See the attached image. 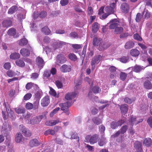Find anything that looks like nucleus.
Instances as JSON below:
<instances>
[{
    "mask_svg": "<svg viewBox=\"0 0 152 152\" xmlns=\"http://www.w3.org/2000/svg\"><path fill=\"white\" fill-rule=\"evenodd\" d=\"M144 86L145 88L149 89L152 87V84L149 81L145 82L144 83Z\"/></svg>",
    "mask_w": 152,
    "mask_h": 152,
    "instance_id": "e433bc0d",
    "label": "nucleus"
},
{
    "mask_svg": "<svg viewBox=\"0 0 152 152\" xmlns=\"http://www.w3.org/2000/svg\"><path fill=\"white\" fill-rule=\"evenodd\" d=\"M12 130L11 125L7 123H3L2 127L1 132L2 134L6 137L10 133Z\"/></svg>",
    "mask_w": 152,
    "mask_h": 152,
    "instance_id": "f03ea898",
    "label": "nucleus"
},
{
    "mask_svg": "<svg viewBox=\"0 0 152 152\" xmlns=\"http://www.w3.org/2000/svg\"><path fill=\"white\" fill-rule=\"evenodd\" d=\"M42 92L41 91H38L35 94V98L38 99H40L41 97Z\"/></svg>",
    "mask_w": 152,
    "mask_h": 152,
    "instance_id": "13d9d810",
    "label": "nucleus"
},
{
    "mask_svg": "<svg viewBox=\"0 0 152 152\" xmlns=\"http://www.w3.org/2000/svg\"><path fill=\"white\" fill-rule=\"evenodd\" d=\"M32 96V94L31 93H27L23 97V99L25 100L29 99Z\"/></svg>",
    "mask_w": 152,
    "mask_h": 152,
    "instance_id": "6e6d98bb",
    "label": "nucleus"
},
{
    "mask_svg": "<svg viewBox=\"0 0 152 152\" xmlns=\"http://www.w3.org/2000/svg\"><path fill=\"white\" fill-rule=\"evenodd\" d=\"M78 94L77 92L69 93L65 96V99L67 100H70L74 98Z\"/></svg>",
    "mask_w": 152,
    "mask_h": 152,
    "instance_id": "f8f14e48",
    "label": "nucleus"
},
{
    "mask_svg": "<svg viewBox=\"0 0 152 152\" xmlns=\"http://www.w3.org/2000/svg\"><path fill=\"white\" fill-rule=\"evenodd\" d=\"M39 103V99H36V101L34 102L33 107L34 109H37L38 107V105Z\"/></svg>",
    "mask_w": 152,
    "mask_h": 152,
    "instance_id": "bf43d9fd",
    "label": "nucleus"
},
{
    "mask_svg": "<svg viewBox=\"0 0 152 152\" xmlns=\"http://www.w3.org/2000/svg\"><path fill=\"white\" fill-rule=\"evenodd\" d=\"M127 128V126L126 125L123 126L119 130L121 133L122 134H124L126 132Z\"/></svg>",
    "mask_w": 152,
    "mask_h": 152,
    "instance_id": "c03bdc74",
    "label": "nucleus"
},
{
    "mask_svg": "<svg viewBox=\"0 0 152 152\" xmlns=\"http://www.w3.org/2000/svg\"><path fill=\"white\" fill-rule=\"evenodd\" d=\"M127 77V74L124 72H121L120 74V78L122 80H124Z\"/></svg>",
    "mask_w": 152,
    "mask_h": 152,
    "instance_id": "de8ad7c7",
    "label": "nucleus"
},
{
    "mask_svg": "<svg viewBox=\"0 0 152 152\" xmlns=\"http://www.w3.org/2000/svg\"><path fill=\"white\" fill-rule=\"evenodd\" d=\"M20 57V55L19 54L16 53H12L10 56V58L13 60L18 59Z\"/></svg>",
    "mask_w": 152,
    "mask_h": 152,
    "instance_id": "b1692460",
    "label": "nucleus"
},
{
    "mask_svg": "<svg viewBox=\"0 0 152 152\" xmlns=\"http://www.w3.org/2000/svg\"><path fill=\"white\" fill-rule=\"evenodd\" d=\"M12 25V21L10 20H5L3 22V25L4 27H8L9 26H11Z\"/></svg>",
    "mask_w": 152,
    "mask_h": 152,
    "instance_id": "393cba45",
    "label": "nucleus"
},
{
    "mask_svg": "<svg viewBox=\"0 0 152 152\" xmlns=\"http://www.w3.org/2000/svg\"><path fill=\"white\" fill-rule=\"evenodd\" d=\"M51 120L52 126H53L56 125V124L60 123L61 122L59 119H57L56 120Z\"/></svg>",
    "mask_w": 152,
    "mask_h": 152,
    "instance_id": "864d4df0",
    "label": "nucleus"
},
{
    "mask_svg": "<svg viewBox=\"0 0 152 152\" xmlns=\"http://www.w3.org/2000/svg\"><path fill=\"white\" fill-rule=\"evenodd\" d=\"M7 33L8 35L10 36H13L14 37H15L16 31L15 28H11L8 30Z\"/></svg>",
    "mask_w": 152,
    "mask_h": 152,
    "instance_id": "bb28decb",
    "label": "nucleus"
},
{
    "mask_svg": "<svg viewBox=\"0 0 152 152\" xmlns=\"http://www.w3.org/2000/svg\"><path fill=\"white\" fill-rule=\"evenodd\" d=\"M18 9V7L17 6H12L9 10L8 13L10 14H13L17 11Z\"/></svg>",
    "mask_w": 152,
    "mask_h": 152,
    "instance_id": "6ab92c4d",
    "label": "nucleus"
},
{
    "mask_svg": "<svg viewBox=\"0 0 152 152\" xmlns=\"http://www.w3.org/2000/svg\"><path fill=\"white\" fill-rule=\"evenodd\" d=\"M99 136L97 134H94L91 137L89 142L91 144H94L97 142Z\"/></svg>",
    "mask_w": 152,
    "mask_h": 152,
    "instance_id": "9d476101",
    "label": "nucleus"
},
{
    "mask_svg": "<svg viewBox=\"0 0 152 152\" xmlns=\"http://www.w3.org/2000/svg\"><path fill=\"white\" fill-rule=\"evenodd\" d=\"M92 121L94 124L97 125L101 124L102 122L101 119L96 117L93 118Z\"/></svg>",
    "mask_w": 152,
    "mask_h": 152,
    "instance_id": "473e14b6",
    "label": "nucleus"
},
{
    "mask_svg": "<svg viewBox=\"0 0 152 152\" xmlns=\"http://www.w3.org/2000/svg\"><path fill=\"white\" fill-rule=\"evenodd\" d=\"M33 84H34L31 82L28 83H27L26 86V88L27 90H29L32 87Z\"/></svg>",
    "mask_w": 152,
    "mask_h": 152,
    "instance_id": "0e129e2a",
    "label": "nucleus"
},
{
    "mask_svg": "<svg viewBox=\"0 0 152 152\" xmlns=\"http://www.w3.org/2000/svg\"><path fill=\"white\" fill-rule=\"evenodd\" d=\"M39 74L37 73H33L31 75V78L33 79H37L38 77Z\"/></svg>",
    "mask_w": 152,
    "mask_h": 152,
    "instance_id": "774afa93",
    "label": "nucleus"
},
{
    "mask_svg": "<svg viewBox=\"0 0 152 152\" xmlns=\"http://www.w3.org/2000/svg\"><path fill=\"white\" fill-rule=\"evenodd\" d=\"M23 135L26 137H29L31 136V134L30 131L26 128H24L22 130Z\"/></svg>",
    "mask_w": 152,
    "mask_h": 152,
    "instance_id": "2f4dec72",
    "label": "nucleus"
},
{
    "mask_svg": "<svg viewBox=\"0 0 152 152\" xmlns=\"http://www.w3.org/2000/svg\"><path fill=\"white\" fill-rule=\"evenodd\" d=\"M7 113H8V116L11 118L14 115V112L11 110L8 107H6Z\"/></svg>",
    "mask_w": 152,
    "mask_h": 152,
    "instance_id": "f704fd0d",
    "label": "nucleus"
},
{
    "mask_svg": "<svg viewBox=\"0 0 152 152\" xmlns=\"http://www.w3.org/2000/svg\"><path fill=\"white\" fill-rule=\"evenodd\" d=\"M134 147L138 152H142V143L139 141H136L134 144Z\"/></svg>",
    "mask_w": 152,
    "mask_h": 152,
    "instance_id": "9b49d317",
    "label": "nucleus"
},
{
    "mask_svg": "<svg viewBox=\"0 0 152 152\" xmlns=\"http://www.w3.org/2000/svg\"><path fill=\"white\" fill-rule=\"evenodd\" d=\"M102 58V56L99 55H96L93 57L91 63V69L94 70L95 67V65L98 64L100 61V60Z\"/></svg>",
    "mask_w": 152,
    "mask_h": 152,
    "instance_id": "423d86ee",
    "label": "nucleus"
},
{
    "mask_svg": "<svg viewBox=\"0 0 152 152\" xmlns=\"http://www.w3.org/2000/svg\"><path fill=\"white\" fill-rule=\"evenodd\" d=\"M110 126L112 129H115L116 128L118 127V126L117 122L113 121L110 124Z\"/></svg>",
    "mask_w": 152,
    "mask_h": 152,
    "instance_id": "8fccbe9b",
    "label": "nucleus"
},
{
    "mask_svg": "<svg viewBox=\"0 0 152 152\" xmlns=\"http://www.w3.org/2000/svg\"><path fill=\"white\" fill-rule=\"evenodd\" d=\"M101 39L100 38L95 37L93 39V44L94 46H99L102 42Z\"/></svg>",
    "mask_w": 152,
    "mask_h": 152,
    "instance_id": "a211bd4d",
    "label": "nucleus"
},
{
    "mask_svg": "<svg viewBox=\"0 0 152 152\" xmlns=\"http://www.w3.org/2000/svg\"><path fill=\"white\" fill-rule=\"evenodd\" d=\"M48 112H46L44 115H41L34 117L31 120L30 123L32 124H34L39 123L43 118H46V115Z\"/></svg>",
    "mask_w": 152,
    "mask_h": 152,
    "instance_id": "7ed1b4c3",
    "label": "nucleus"
},
{
    "mask_svg": "<svg viewBox=\"0 0 152 152\" xmlns=\"http://www.w3.org/2000/svg\"><path fill=\"white\" fill-rule=\"evenodd\" d=\"M130 53L132 56L135 57L138 56L140 54L139 51L136 49L131 50Z\"/></svg>",
    "mask_w": 152,
    "mask_h": 152,
    "instance_id": "4be33fe9",
    "label": "nucleus"
},
{
    "mask_svg": "<svg viewBox=\"0 0 152 152\" xmlns=\"http://www.w3.org/2000/svg\"><path fill=\"white\" fill-rule=\"evenodd\" d=\"M110 46V44L108 42H102L100 43L98 49L100 51L104 50L107 49Z\"/></svg>",
    "mask_w": 152,
    "mask_h": 152,
    "instance_id": "6e6552de",
    "label": "nucleus"
},
{
    "mask_svg": "<svg viewBox=\"0 0 152 152\" xmlns=\"http://www.w3.org/2000/svg\"><path fill=\"white\" fill-rule=\"evenodd\" d=\"M50 90L49 91L50 94L54 96H56V94L55 91L51 87L50 88Z\"/></svg>",
    "mask_w": 152,
    "mask_h": 152,
    "instance_id": "69168bd1",
    "label": "nucleus"
},
{
    "mask_svg": "<svg viewBox=\"0 0 152 152\" xmlns=\"http://www.w3.org/2000/svg\"><path fill=\"white\" fill-rule=\"evenodd\" d=\"M42 31L46 35H48L50 34V31L48 28L47 26H45L42 29Z\"/></svg>",
    "mask_w": 152,
    "mask_h": 152,
    "instance_id": "72a5a7b5",
    "label": "nucleus"
},
{
    "mask_svg": "<svg viewBox=\"0 0 152 152\" xmlns=\"http://www.w3.org/2000/svg\"><path fill=\"white\" fill-rule=\"evenodd\" d=\"M15 63L17 66L20 67H23L25 65L24 61L21 59L16 60L15 61Z\"/></svg>",
    "mask_w": 152,
    "mask_h": 152,
    "instance_id": "cd10ccee",
    "label": "nucleus"
},
{
    "mask_svg": "<svg viewBox=\"0 0 152 152\" xmlns=\"http://www.w3.org/2000/svg\"><path fill=\"white\" fill-rule=\"evenodd\" d=\"M68 57L72 61H75L77 59L76 56L74 54L71 53L69 54Z\"/></svg>",
    "mask_w": 152,
    "mask_h": 152,
    "instance_id": "4c0bfd02",
    "label": "nucleus"
},
{
    "mask_svg": "<svg viewBox=\"0 0 152 152\" xmlns=\"http://www.w3.org/2000/svg\"><path fill=\"white\" fill-rule=\"evenodd\" d=\"M68 2V0H61L60 1V4L62 6H64L66 5Z\"/></svg>",
    "mask_w": 152,
    "mask_h": 152,
    "instance_id": "338daca9",
    "label": "nucleus"
},
{
    "mask_svg": "<svg viewBox=\"0 0 152 152\" xmlns=\"http://www.w3.org/2000/svg\"><path fill=\"white\" fill-rule=\"evenodd\" d=\"M60 108L59 107H56L50 113V115L51 117H52L55 114L60 110Z\"/></svg>",
    "mask_w": 152,
    "mask_h": 152,
    "instance_id": "37998d69",
    "label": "nucleus"
},
{
    "mask_svg": "<svg viewBox=\"0 0 152 152\" xmlns=\"http://www.w3.org/2000/svg\"><path fill=\"white\" fill-rule=\"evenodd\" d=\"M142 68L141 66L138 65H135L133 68V70L135 72H140Z\"/></svg>",
    "mask_w": 152,
    "mask_h": 152,
    "instance_id": "79ce46f5",
    "label": "nucleus"
},
{
    "mask_svg": "<svg viewBox=\"0 0 152 152\" xmlns=\"http://www.w3.org/2000/svg\"><path fill=\"white\" fill-rule=\"evenodd\" d=\"M121 11L125 13H127L128 12L129 7V4L126 3H122L120 7Z\"/></svg>",
    "mask_w": 152,
    "mask_h": 152,
    "instance_id": "1a4fd4ad",
    "label": "nucleus"
},
{
    "mask_svg": "<svg viewBox=\"0 0 152 152\" xmlns=\"http://www.w3.org/2000/svg\"><path fill=\"white\" fill-rule=\"evenodd\" d=\"M112 1H113V2H111V3L110 4L109 7L113 8V9L115 10L116 7L117 2L118 1V0H112Z\"/></svg>",
    "mask_w": 152,
    "mask_h": 152,
    "instance_id": "a19ab883",
    "label": "nucleus"
},
{
    "mask_svg": "<svg viewBox=\"0 0 152 152\" xmlns=\"http://www.w3.org/2000/svg\"><path fill=\"white\" fill-rule=\"evenodd\" d=\"M142 15L140 13H138L136 15L135 20L137 22H139L140 21Z\"/></svg>",
    "mask_w": 152,
    "mask_h": 152,
    "instance_id": "a18cd8bd",
    "label": "nucleus"
},
{
    "mask_svg": "<svg viewBox=\"0 0 152 152\" xmlns=\"http://www.w3.org/2000/svg\"><path fill=\"white\" fill-rule=\"evenodd\" d=\"M145 12L144 15L145 17L147 19L149 18L151 16L150 13L148 12V10H146L145 9H144V11L143 13Z\"/></svg>",
    "mask_w": 152,
    "mask_h": 152,
    "instance_id": "3c124183",
    "label": "nucleus"
},
{
    "mask_svg": "<svg viewBox=\"0 0 152 152\" xmlns=\"http://www.w3.org/2000/svg\"><path fill=\"white\" fill-rule=\"evenodd\" d=\"M28 43V41L25 38H23L19 41V44L21 46L26 45Z\"/></svg>",
    "mask_w": 152,
    "mask_h": 152,
    "instance_id": "a878e982",
    "label": "nucleus"
},
{
    "mask_svg": "<svg viewBox=\"0 0 152 152\" xmlns=\"http://www.w3.org/2000/svg\"><path fill=\"white\" fill-rule=\"evenodd\" d=\"M50 103V100L48 96H46L41 100V104L43 107L47 106Z\"/></svg>",
    "mask_w": 152,
    "mask_h": 152,
    "instance_id": "ddd939ff",
    "label": "nucleus"
},
{
    "mask_svg": "<svg viewBox=\"0 0 152 152\" xmlns=\"http://www.w3.org/2000/svg\"><path fill=\"white\" fill-rule=\"evenodd\" d=\"M135 99H132L128 97H126L124 99V101L127 103L131 104L133 102Z\"/></svg>",
    "mask_w": 152,
    "mask_h": 152,
    "instance_id": "e2e57ef3",
    "label": "nucleus"
},
{
    "mask_svg": "<svg viewBox=\"0 0 152 152\" xmlns=\"http://www.w3.org/2000/svg\"><path fill=\"white\" fill-rule=\"evenodd\" d=\"M36 62L37 65L41 68H42L44 65V60L41 58L37 57L36 59Z\"/></svg>",
    "mask_w": 152,
    "mask_h": 152,
    "instance_id": "2eb2a0df",
    "label": "nucleus"
},
{
    "mask_svg": "<svg viewBox=\"0 0 152 152\" xmlns=\"http://www.w3.org/2000/svg\"><path fill=\"white\" fill-rule=\"evenodd\" d=\"M15 110L18 114L24 113L25 112V109L24 108L17 107L15 108Z\"/></svg>",
    "mask_w": 152,
    "mask_h": 152,
    "instance_id": "c756f323",
    "label": "nucleus"
},
{
    "mask_svg": "<svg viewBox=\"0 0 152 152\" xmlns=\"http://www.w3.org/2000/svg\"><path fill=\"white\" fill-rule=\"evenodd\" d=\"M92 91L95 94L98 93L100 91L98 86H94L92 89Z\"/></svg>",
    "mask_w": 152,
    "mask_h": 152,
    "instance_id": "603ef678",
    "label": "nucleus"
},
{
    "mask_svg": "<svg viewBox=\"0 0 152 152\" xmlns=\"http://www.w3.org/2000/svg\"><path fill=\"white\" fill-rule=\"evenodd\" d=\"M4 67L6 69H9L11 67L10 63L8 62L5 63L4 65Z\"/></svg>",
    "mask_w": 152,
    "mask_h": 152,
    "instance_id": "5fc2aeb1",
    "label": "nucleus"
},
{
    "mask_svg": "<svg viewBox=\"0 0 152 152\" xmlns=\"http://www.w3.org/2000/svg\"><path fill=\"white\" fill-rule=\"evenodd\" d=\"M69 36L72 38H75L77 37L78 35L77 33L75 32H71L69 35Z\"/></svg>",
    "mask_w": 152,
    "mask_h": 152,
    "instance_id": "680f3d73",
    "label": "nucleus"
},
{
    "mask_svg": "<svg viewBox=\"0 0 152 152\" xmlns=\"http://www.w3.org/2000/svg\"><path fill=\"white\" fill-rule=\"evenodd\" d=\"M109 26L110 29H113V33L115 34H120L124 31V28L119 25V21L116 19L111 20L110 22Z\"/></svg>",
    "mask_w": 152,
    "mask_h": 152,
    "instance_id": "f257e3e1",
    "label": "nucleus"
},
{
    "mask_svg": "<svg viewBox=\"0 0 152 152\" xmlns=\"http://www.w3.org/2000/svg\"><path fill=\"white\" fill-rule=\"evenodd\" d=\"M152 143V141L150 138H148L145 139L143 142V145L148 147L150 146Z\"/></svg>",
    "mask_w": 152,
    "mask_h": 152,
    "instance_id": "412c9836",
    "label": "nucleus"
},
{
    "mask_svg": "<svg viewBox=\"0 0 152 152\" xmlns=\"http://www.w3.org/2000/svg\"><path fill=\"white\" fill-rule=\"evenodd\" d=\"M107 142L105 138L102 137L100 139L98 142L99 145L100 146H102L104 145Z\"/></svg>",
    "mask_w": 152,
    "mask_h": 152,
    "instance_id": "c85d7f7f",
    "label": "nucleus"
},
{
    "mask_svg": "<svg viewBox=\"0 0 152 152\" xmlns=\"http://www.w3.org/2000/svg\"><path fill=\"white\" fill-rule=\"evenodd\" d=\"M7 75L10 77H12L17 74L11 70L8 71L7 72Z\"/></svg>",
    "mask_w": 152,
    "mask_h": 152,
    "instance_id": "ea45409f",
    "label": "nucleus"
},
{
    "mask_svg": "<svg viewBox=\"0 0 152 152\" xmlns=\"http://www.w3.org/2000/svg\"><path fill=\"white\" fill-rule=\"evenodd\" d=\"M30 49L28 50L26 48H23L20 50V53L23 56H28L30 54Z\"/></svg>",
    "mask_w": 152,
    "mask_h": 152,
    "instance_id": "f3484780",
    "label": "nucleus"
},
{
    "mask_svg": "<svg viewBox=\"0 0 152 152\" xmlns=\"http://www.w3.org/2000/svg\"><path fill=\"white\" fill-rule=\"evenodd\" d=\"M55 84L58 88H61L63 87V84L62 82L59 80H58L56 81Z\"/></svg>",
    "mask_w": 152,
    "mask_h": 152,
    "instance_id": "49530a36",
    "label": "nucleus"
},
{
    "mask_svg": "<svg viewBox=\"0 0 152 152\" xmlns=\"http://www.w3.org/2000/svg\"><path fill=\"white\" fill-rule=\"evenodd\" d=\"M25 107L27 109L31 110L33 108V105L31 103L28 102L26 104Z\"/></svg>",
    "mask_w": 152,
    "mask_h": 152,
    "instance_id": "09e8293b",
    "label": "nucleus"
},
{
    "mask_svg": "<svg viewBox=\"0 0 152 152\" xmlns=\"http://www.w3.org/2000/svg\"><path fill=\"white\" fill-rule=\"evenodd\" d=\"M128 109V106L126 104H124L121 105V106L120 109L121 112L123 114H126Z\"/></svg>",
    "mask_w": 152,
    "mask_h": 152,
    "instance_id": "dca6fc26",
    "label": "nucleus"
},
{
    "mask_svg": "<svg viewBox=\"0 0 152 152\" xmlns=\"http://www.w3.org/2000/svg\"><path fill=\"white\" fill-rule=\"evenodd\" d=\"M30 146L32 147L37 146L39 145L40 143L36 139L31 140L29 143Z\"/></svg>",
    "mask_w": 152,
    "mask_h": 152,
    "instance_id": "4468645a",
    "label": "nucleus"
},
{
    "mask_svg": "<svg viewBox=\"0 0 152 152\" xmlns=\"http://www.w3.org/2000/svg\"><path fill=\"white\" fill-rule=\"evenodd\" d=\"M39 15L41 18H45L47 16V13L45 11H42L40 13Z\"/></svg>",
    "mask_w": 152,
    "mask_h": 152,
    "instance_id": "052dcab7",
    "label": "nucleus"
},
{
    "mask_svg": "<svg viewBox=\"0 0 152 152\" xmlns=\"http://www.w3.org/2000/svg\"><path fill=\"white\" fill-rule=\"evenodd\" d=\"M23 137V136L21 133H18L16 135L15 142L18 143L22 141Z\"/></svg>",
    "mask_w": 152,
    "mask_h": 152,
    "instance_id": "5701e85b",
    "label": "nucleus"
},
{
    "mask_svg": "<svg viewBox=\"0 0 152 152\" xmlns=\"http://www.w3.org/2000/svg\"><path fill=\"white\" fill-rule=\"evenodd\" d=\"M134 43L131 41L126 42L125 45L124 47L126 49H129L133 47Z\"/></svg>",
    "mask_w": 152,
    "mask_h": 152,
    "instance_id": "aec40b11",
    "label": "nucleus"
},
{
    "mask_svg": "<svg viewBox=\"0 0 152 152\" xmlns=\"http://www.w3.org/2000/svg\"><path fill=\"white\" fill-rule=\"evenodd\" d=\"M99 28L98 24L95 22L94 24L92 26V31L94 32H96Z\"/></svg>",
    "mask_w": 152,
    "mask_h": 152,
    "instance_id": "58836bf2",
    "label": "nucleus"
},
{
    "mask_svg": "<svg viewBox=\"0 0 152 152\" xmlns=\"http://www.w3.org/2000/svg\"><path fill=\"white\" fill-rule=\"evenodd\" d=\"M71 105V103L69 102H67L64 103H61L59 104V106L61 107V110L64 111L66 115H69V111L68 108Z\"/></svg>",
    "mask_w": 152,
    "mask_h": 152,
    "instance_id": "20e7f679",
    "label": "nucleus"
},
{
    "mask_svg": "<svg viewBox=\"0 0 152 152\" xmlns=\"http://www.w3.org/2000/svg\"><path fill=\"white\" fill-rule=\"evenodd\" d=\"M105 12L109 15L113 13L115 11V10L113 8H111L109 6L106 7L105 9Z\"/></svg>",
    "mask_w": 152,
    "mask_h": 152,
    "instance_id": "7c9ffc66",
    "label": "nucleus"
},
{
    "mask_svg": "<svg viewBox=\"0 0 152 152\" xmlns=\"http://www.w3.org/2000/svg\"><path fill=\"white\" fill-rule=\"evenodd\" d=\"M56 58V63L59 65L65 63L67 61V58L65 56L62 54H58Z\"/></svg>",
    "mask_w": 152,
    "mask_h": 152,
    "instance_id": "39448f33",
    "label": "nucleus"
},
{
    "mask_svg": "<svg viewBox=\"0 0 152 152\" xmlns=\"http://www.w3.org/2000/svg\"><path fill=\"white\" fill-rule=\"evenodd\" d=\"M134 38L137 40L141 41L142 40V38L137 34H135L133 36Z\"/></svg>",
    "mask_w": 152,
    "mask_h": 152,
    "instance_id": "4d7b16f0",
    "label": "nucleus"
},
{
    "mask_svg": "<svg viewBox=\"0 0 152 152\" xmlns=\"http://www.w3.org/2000/svg\"><path fill=\"white\" fill-rule=\"evenodd\" d=\"M60 70L63 73L69 72L71 70V66L70 65L64 64L60 67Z\"/></svg>",
    "mask_w": 152,
    "mask_h": 152,
    "instance_id": "0eeeda50",
    "label": "nucleus"
},
{
    "mask_svg": "<svg viewBox=\"0 0 152 152\" xmlns=\"http://www.w3.org/2000/svg\"><path fill=\"white\" fill-rule=\"evenodd\" d=\"M129 58L127 56H123L119 58L120 61L123 63H126L129 61Z\"/></svg>",
    "mask_w": 152,
    "mask_h": 152,
    "instance_id": "c9c22d12",
    "label": "nucleus"
}]
</instances>
